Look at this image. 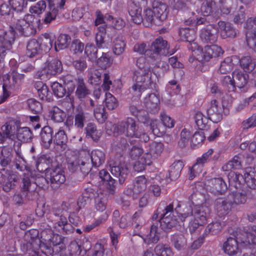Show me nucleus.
<instances>
[{"mask_svg":"<svg viewBox=\"0 0 256 256\" xmlns=\"http://www.w3.org/2000/svg\"><path fill=\"white\" fill-rule=\"evenodd\" d=\"M222 108L216 100L211 101L210 106L206 110L208 116L214 123H217L222 120Z\"/></svg>","mask_w":256,"mask_h":256,"instance_id":"nucleus-15","label":"nucleus"},{"mask_svg":"<svg viewBox=\"0 0 256 256\" xmlns=\"http://www.w3.org/2000/svg\"><path fill=\"white\" fill-rule=\"evenodd\" d=\"M26 48L27 54L30 58L36 56L41 52L40 44L35 39H32L28 42Z\"/></svg>","mask_w":256,"mask_h":256,"instance_id":"nucleus-35","label":"nucleus"},{"mask_svg":"<svg viewBox=\"0 0 256 256\" xmlns=\"http://www.w3.org/2000/svg\"><path fill=\"white\" fill-rule=\"evenodd\" d=\"M88 114L82 106L74 110L72 116H68L64 122L66 130L74 138L80 134L88 122Z\"/></svg>","mask_w":256,"mask_h":256,"instance_id":"nucleus-3","label":"nucleus"},{"mask_svg":"<svg viewBox=\"0 0 256 256\" xmlns=\"http://www.w3.org/2000/svg\"><path fill=\"white\" fill-rule=\"evenodd\" d=\"M88 75V81L91 84L98 85L101 83L102 73L98 70H91Z\"/></svg>","mask_w":256,"mask_h":256,"instance_id":"nucleus-58","label":"nucleus"},{"mask_svg":"<svg viewBox=\"0 0 256 256\" xmlns=\"http://www.w3.org/2000/svg\"><path fill=\"white\" fill-rule=\"evenodd\" d=\"M216 2L214 0H205L201 7V12L204 16L211 14L215 7Z\"/></svg>","mask_w":256,"mask_h":256,"instance_id":"nucleus-60","label":"nucleus"},{"mask_svg":"<svg viewBox=\"0 0 256 256\" xmlns=\"http://www.w3.org/2000/svg\"><path fill=\"white\" fill-rule=\"evenodd\" d=\"M138 126L136 121L131 118L122 121L116 124L112 125L114 134H124L128 138H133L138 136Z\"/></svg>","mask_w":256,"mask_h":256,"instance_id":"nucleus-5","label":"nucleus"},{"mask_svg":"<svg viewBox=\"0 0 256 256\" xmlns=\"http://www.w3.org/2000/svg\"><path fill=\"white\" fill-rule=\"evenodd\" d=\"M87 137H90L94 142H97L100 139L101 134L97 130L96 126L92 123H88L85 128Z\"/></svg>","mask_w":256,"mask_h":256,"instance_id":"nucleus-48","label":"nucleus"},{"mask_svg":"<svg viewBox=\"0 0 256 256\" xmlns=\"http://www.w3.org/2000/svg\"><path fill=\"white\" fill-rule=\"evenodd\" d=\"M130 110L133 116H136L144 123L149 122L150 120L147 116V112L145 110H139L134 105L130 106Z\"/></svg>","mask_w":256,"mask_h":256,"instance_id":"nucleus-49","label":"nucleus"},{"mask_svg":"<svg viewBox=\"0 0 256 256\" xmlns=\"http://www.w3.org/2000/svg\"><path fill=\"white\" fill-rule=\"evenodd\" d=\"M52 128L48 126H44L42 130L40 132L41 140L44 146L46 148H49L52 142Z\"/></svg>","mask_w":256,"mask_h":256,"instance_id":"nucleus-32","label":"nucleus"},{"mask_svg":"<svg viewBox=\"0 0 256 256\" xmlns=\"http://www.w3.org/2000/svg\"><path fill=\"white\" fill-rule=\"evenodd\" d=\"M98 48L93 44L88 43L84 48V54L88 60L92 62H96L98 58Z\"/></svg>","mask_w":256,"mask_h":256,"instance_id":"nucleus-50","label":"nucleus"},{"mask_svg":"<svg viewBox=\"0 0 256 256\" xmlns=\"http://www.w3.org/2000/svg\"><path fill=\"white\" fill-rule=\"evenodd\" d=\"M99 176L102 180L108 182L109 186L110 192L111 194H114L116 180L113 179L110 174L105 170H102L99 172Z\"/></svg>","mask_w":256,"mask_h":256,"instance_id":"nucleus-55","label":"nucleus"},{"mask_svg":"<svg viewBox=\"0 0 256 256\" xmlns=\"http://www.w3.org/2000/svg\"><path fill=\"white\" fill-rule=\"evenodd\" d=\"M217 28L214 24H208L201 30L200 37L206 43L214 44L217 40Z\"/></svg>","mask_w":256,"mask_h":256,"instance_id":"nucleus-16","label":"nucleus"},{"mask_svg":"<svg viewBox=\"0 0 256 256\" xmlns=\"http://www.w3.org/2000/svg\"><path fill=\"white\" fill-rule=\"evenodd\" d=\"M244 182L250 189L256 190V174L250 171L244 174Z\"/></svg>","mask_w":256,"mask_h":256,"instance_id":"nucleus-59","label":"nucleus"},{"mask_svg":"<svg viewBox=\"0 0 256 256\" xmlns=\"http://www.w3.org/2000/svg\"><path fill=\"white\" fill-rule=\"evenodd\" d=\"M241 68L246 72H252L256 68V62L250 56H243L239 60Z\"/></svg>","mask_w":256,"mask_h":256,"instance_id":"nucleus-33","label":"nucleus"},{"mask_svg":"<svg viewBox=\"0 0 256 256\" xmlns=\"http://www.w3.org/2000/svg\"><path fill=\"white\" fill-rule=\"evenodd\" d=\"M126 43L122 36H118L113 42L112 51L117 56L120 55L124 50Z\"/></svg>","mask_w":256,"mask_h":256,"instance_id":"nucleus-41","label":"nucleus"},{"mask_svg":"<svg viewBox=\"0 0 256 256\" xmlns=\"http://www.w3.org/2000/svg\"><path fill=\"white\" fill-rule=\"evenodd\" d=\"M169 48L167 42L162 37H159L152 42L147 52V55L150 54V58L152 59L159 60L160 55L166 56L170 53Z\"/></svg>","mask_w":256,"mask_h":256,"instance_id":"nucleus-7","label":"nucleus"},{"mask_svg":"<svg viewBox=\"0 0 256 256\" xmlns=\"http://www.w3.org/2000/svg\"><path fill=\"white\" fill-rule=\"evenodd\" d=\"M2 134L4 138H12L14 137L16 131V125L12 122L6 123L2 126Z\"/></svg>","mask_w":256,"mask_h":256,"instance_id":"nucleus-57","label":"nucleus"},{"mask_svg":"<svg viewBox=\"0 0 256 256\" xmlns=\"http://www.w3.org/2000/svg\"><path fill=\"white\" fill-rule=\"evenodd\" d=\"M150 126L153 134L157 136H161L166 132L164 126L158 120H151L150 122Z\"/></svg>","mask_w":256,"mask_h":256,"instance_id":"nucleus-37","label":"nucleus"},{"mask_svg":"<svg viewBox=\"0 0 256 256\" xmlns=\"http://www.w3.org/2000/svg\"><path fill=\"white\" fill-rule=\"evenodd\" d=\"M2 95L0 96V104L4 102L10 96L8 90L12 88L16 84L14 82L10 75L6 74L3 78Z\"/></svg>","mask_w":256,"mask_h":256,"instance_id":"nucleus-28","label":"nucleus"},{"mask_svg":"<svg viewBox=\"0 0 256 256\" xmlns=\"http://www.w3.org/2000/svg\"><path fill=\"white\" fill-rule=\"evenodd\" d=\"M164 145L162 142H152L149 144L148 151L146 152L142 159L147 165H150L152 161L156 159L162 153Z\"/></svg>","mask_w":256,"mask_h":256,"instance_id":"nucleus-10","label":"nucleus"},{"mask_svg":"<svg viewBox=\"0 0 256 256\" xmlns=\"http://www.w3.org/2000/svg\"><path fill=\"white\" fill-rule=\"evenodd\" d=\"M17 180V176L15 174H4L0 172V184L2 186L4 190L6 192H8L14 188Z\"/></svg>","mask_w":256,"mask_h":256,"instance_id":"nucleus-23","label":"nucleus"},{"mask_svg":"<svg viewBox=\"0 0 256 256\" xmlns=\"http://www.w3.org/2000/svg\"><path fill=\"white\" fill-rule=\"evenodd\" d=\"M154 252L158 256H171L172 254L170 248L162 244H158L155 247Z\"/></svg>","mask_w":256,"mask_h":256,"instance_id":"nucleus-62","label":"nucleus"},{"mask_svg":"<svg viewBox=\"0 0 256 256\" xmlns=\"http://www.w3.org/2000/svg\"><path fill=\"white\" fill-rule=\"evenodd\" d=\"M71 41V38L68 34H61L58 37L56 42H55V50H64L68 47Z\"/></svg>","mask_w":256,"mask_h":256,"instance_id":"nucleus-38","label":"nucleus"},{"mask_svg":"<svg viewBox=\"0 0 256 256\" xmlns=\"http://www.w3.org/2000/svg\"><path fill=\"white\" fill-rule=\"evenodd\" d=\"M90 93V90L87 88L83 78L79 77L76 81V96L80 101L83 100Z\"/></svg>","mask_w":256,"mask_h":256,"instance_id":"nucleus-27","label":"nucleus"},{"mask_svg":"<svg viewBox=\"0 0 256 256\" xmlns=\"http://www.w3.org/2000/svg\"><path fill=\"white\" fill-rule=\"evenodd\" d=\"M232 202L229 196L227 198H218L215 201V207L218 214L223 216L228 214L231 210Z\"/></svg>","mask_w":256,"mask_h":256,"instance_id":"nucleus-18","label":"nucleus"},{"mask_svg":"<svg viewBox=\"0 0 256 256\" xmlns=\"http://www.w3.org/2000/svg\"><path fill=\"white\" fill-rule=\"evenodd\" d=\"M62 80L63 81L65 86L67 88L66 92L68 96H70L75 90L76 86V82L77 80L70 74H67L63 76Z\"/></svg>","mask_w":256,"mask_h":256,"instance_id":"nucleus-44","label":"nucleus"},{"mask_svg":"<svg viewBox=\"0 0 256 256\" xmlns=\"http://www.w3.org/2000/svg\"><path fill=\"white\" fill-rule=\"evenodd\" d=\"M133 80L136 84L132 86V88L134 92L138 90V95H140L142 90L152 88V86L155 84L152 79V72L150 68L136 70L134 73Z\"/></svg>","mask_w":256,"mask_h":256,"instance_id":"nucleus-4","label":"nucleus"},{"mask_svg":"<svg viewBox=\"0 0 256 256\" xmlns=\"http://www.w3.org/2000/svg\"><path fill=\"white\" fill-rule=\"evenodd\" d=\"M128 13L135 24H140L144 22L142 8L136 4H132L130 6Z\"/></svg>","mask_w":256,"mask_h":256,"instance_id":"nucleus-30","label":"nucleus"},{"mask_svg":"<svg viewBox=\"0 0 256 256\" xmlns=\"http://www.w3.org/2000/svg\"><path fill=\"white\" fill-rule=\"evenodd\" d=\"M47 176L50 180V186L54 189H57L66 181L64 172L58 166L48 170Z\"/></svg>","mask_w":256,"mask_h":256,"instance_id":"nucleus-12","label":"nucleus"},{"mask_svg":"<svg viewBox=\"0 0 256 256\" xmlns=\"http://www.w3.org/2000/svg\"><path fill=\"white\" fill-rule=\"evenodd\" d=\"M222 225L220 222L216 221L208 224L204 233L206 236L210 234L212 235L216 234L222 230Z\"/></svg>","mask_w":256,"mask_h":256,"instance_id":"nucleus-51","label":"nucleus"},{"mask_svg":"<svg viewBox=\"0 0 256 256\" xmlns=\"http://www.w3.org/2000/svg\"><path fill=\"white\" fill-rule=\"evenodd\" d=\"M152 6L156 18L160 22L166 20L168 14L166 4L159 0H154L152 3Z\"/></svg>","mask_w":256,"mask_h":256,"instance_id":"nucleus-17","label":"nucleus"},{"mask_svg":"<svg viewBox=\"0 0 256 256\" xmlns=\"http://www.w3.org/2000/svg\"><path fill=\"white\" fill-rule=\"evenodd\" d=\"M228 178L230 184L236 189L240 188L242 182H244V176L234 172L228 173Z\"/></svg>","mask_w":256,"mask_h":256,"instance_id":"nucleus-42","label":"nucleus"},{"mask_svg":"<svg viewBox=\"0 0 256 256\" xmlns=\"http://www.w3.org/2000/svg\"><path fill=\"white\" fill-rule=\"evenodd\" d=\"M15 30L14 27L10 26L8 30L1 32L0 35V44H2L3 46L7 49H11L12 48V44H14L16 37Z\"/></svg>","mask_w":256,"mask_h":256,"instance_id":"nucleus-21","label":"nucleus"},{"mask_svg":"<svg viewBox=\"0 0 256 256\" xmlns=\"http://www.w3.org/2000/svg\"><path fill=\"white\" fill-rule=\"evenodd\" d=\"M179 34L182 40L189 42H192L196 38L194 30L189 28H180Z\"/></svg>","mask_w":256,"mask_h":256,"instance_id":"nucleus-54","label":"nucleus"},{"mask_svg":"<svg viewBox=\"0 0 256 256\" xmlns=\"http://www.w3.org/2000/svg\"><path fill=\"white\" fill-rule=\"evenodd\" d=\"M54 237L53 238L52 240L53 244L55 246L54 248L44 243H40L38 246V249L40 248L41 252L46 256H56L57 254L54 253L55 250L57 251L58 248L62 250L65 248L63 244V238L61 236L57 235L56 236V241L54 240Z\"/></svg>","mask_w":256,"mask_h":256,"instance_id":"nucleus-14","label":"nucleus"},{"mask_svg":"<svg viewBox=\"0 0 256 256\" xmlns=\"http://www.w3.org/2000/svg\"><path fill=\"white\" fill-rule=\"evenodd\" d=\"M86 158H88V161L90 159L91 164L92 166L97 168L100 166L105 160V155L104 153L100 150H92L90 154H86Z\"/></svg>","mask_w":256,"mask_h":256,"instance_id":"nucleus-26","label":"nucleus"},{"mask_svg":"<svg viewBox=\"0 0 256 256\" xmlns=\"http://www.w3.org/2000/svg\"><path fill=\"white\" fill-rule=\"evenodd\" d=\"M172 8L173 10H180V14L187 12L188 16H192L194 12H191L186 6L184 0H174L173 4H172Z\"/></svg>","mask_w":256,"mask_h":256,"instance_id":"nucleus-47","label":"nucleus"},{"mask_svg":"<svg viewBox=\"0 0 256 256\" xmlns=\"http://www.w3.org/2000/svg\"><path fill=\"white\" fill-rule=\"evenodd\" d=\"M12 150L9 148L4 147L2 148L0 156V164L2 166H6L10 164L12 158Z\"/></svg>","mask_w":256,"mask_h":256,"instance_id":"nucleus-40","label":"nucleus"},{"mask_svg":"<svg viewBox=\"0 0 256 256\" xmlns=\"http://www.w3.org/2000/svg\"><path fill=\"white\" fill-rule=\"evenodd\" d=\"M158 227L157 225L153 224L150 228V230L144 242L146 244H150L151 243L156 244L160 240V237L158 235Z\"/></svg>","mask_w":256,"mask_h":256,"instance_id":"nucleus-46","label":"nucleus"},{"mask_svg":"<svg viewBox=\"0 0 256 256\" xmlns=\"http://www.w3.org/2000/svg\"><path fill=\"white\" fill-rule=\"evenodd\" d=\"M243 156L240 154L235 156L226 165L222 166L224 170H230L232 169H240L242 168V160Z\"/></svg>","mask_w":256,"mask_h":256,"instance_id":"nucleus-45","label":"nucleus"},{"mask_svg":"<svg viewBox=\"0 0 256 256\" xmlns=\"http://www.w3.org/2000/svg\"><path fill=\"white\" fill-rule=\"evenodd\" d=\"M206 190L214 195L222 194L226 190L227 186L222 178H214L208 180Z\"/></svg>","mask_w":256,"mask_h":256,"instance_id":"nucleus-13","label":"nucleus"},{"mask_svg":"<svg viewBox=\"0 0 256 256\" xmlns=\"http://www.w3.org/2000/svg\"><path fill=\"white\" fill-rule=\"evenodd\" d=\"M97 64L102 69H106L112 64V60L110 54L107 52H102V56L96 58Z\"/></svg>","mask_w":256,"mask_h":256,"instance_id":"nucleus-56","label":"nucleus"},{"mask_svg":"<svg viewBox=\"0 0 256 256\" xmlns=\"http://www.w3.org/2000/svg\"><path fill=\"white\" fill-rule=\"evenodd\" d=\"M224 251L230 256H236L240 250L238 242L234 238L229 237L224 244Z\"/></svg>","mask_w":256,"mask_h":256,"instance_id":"nucleus-29","label":"nucleus"},{"mask_svg":"<svg viewBox=\"0 0 256 256\" xmlns=\"http://www.w3.org/2000/svg\"><path fill=\"white\" fill-rule=\"evenodd\" d=\"M58 14V10L54 6L50 5L49 10L47 12L44 18L42 19V21L45 24H49L52 21L54 20Z\"/></svg>","mask_w":256,"mask_h":256,"instance_id":"nucleus-61","label":"nucleus"},{"mask_svg":"<svg viewBox=\"0 0 256 256\" xmlns=\"http://www.w3.org/2000/svg\"><path fill=\"white\" fill-rule=\"evenodd\" d=\"M33 18L32 14H26L24 16V18L18 20V22L16 24L15 30H18L21 35L24 36H30L34 34L36 30L34 26L27 22V20L31 19Z\"/></svg>","mask_w":256,"mask_h":256,"instance_id":"nucleus-11","label":"nucleus"},{"mask_svg":"<svg viewBox=\"0 0 256 256\" xmlns=\"http://www.w3.org/2000/svg\"><path fill=\"white\" fill-rule=\"evenodd\" d=\"M248 76L243 72L236 70L233 72V78L235 88L238 87L241 88H244L247 84Z\"/></svg>","mask_w":256,"mask_h":256,"instance_id":"nucleus-31","label":"nucleus"},{"mask_svg":"<svg viewBox=\"0 0 256 256\" xmlns=\"http://www.w3.org/2000/svg\"><path fill=\"white\" fill-rule=\"evenodd\" d=\"M62 70V66L61 62L56 58L46 62L44 71L48 75L55 76L60 74Z\"/></svg>","mask_w":256,"mask_h":256,"instance_id":"nucleus-22","label":"nucleus"},{"mask_svg":"<svg viewBox=\"0 0 256 256\" xmlns=\"http://www.w3.org/2000/svg\"><path fill=\"white\" fill-rule=\"evenodd\" d=\"M66 116L65 112L57 106L53 107L50 111V116L57 122H63Z\"/></svg>","mask_w":256,"mask_h":256,"instance_id":"nucleus-53","label":"nucleus"},{"mask_svg":"<svg viewBox=\"0 0 256 256\" xmlns=\"http://www.w3.org/2000/svg\"><path fill=\"white\" fill-rule=\"evenodd\" d=\"M181 206L178 204L174 210L173 203H171L164 208L158 220L162 230L167 232L177 225L184 226L186 218L193 214L194 210L190 205L183 204L180 209Z\"/></svg>","mask_w":256,"mask_h":256,"instance_id":"nucleus-1","label":"nucleus"},{"mask_svg":"<svg viewBox=\"0 0 256 256\" xmlns=\"http://www.w3.org/2000/svg\"><path fill=\"white\" fill-rule=\"evenodd\" d=\"M146 185L147 179L144 176H138L135 178L132 186L128 188L124 191V194L132 196L134 199H136L140 194L146 189Z\"/></svg>","mask_w":256,"mask_h":256,"instance_id":"nucleus-9","label":"nucleus"},{"mask_svg":"<svg viewBox=\"0 0 256 256\" xmlns=\"http://www.w3.org/2000/svg\"><path fill=\"white\" fill-rule=\"evenodd\" d=\"M196 123L200 130H208L210 128L208 122L210 118L206 117L202 112H198L194 116Z\"/></svg>","mask_w":256,"mask_h":256,"instance_id":"nucleus-39","label":"nucleus"},{"mask_svg":"<svg viewBox=\"0 0 256 256\" xmlns=\"http://www.w3.org/2000/svg\"><path fill=\"white\" fill-rule=\"evenodd\" d=\"M184 164L180 160L174 162L170 166L169 170V178L172 180H176L180 176Z\"/></svg>","mask_w":256,"mask_h":256,"instance_id":"nucleus-34","label":"nucleus"},{"mask_svg":"<svg viewBox=\"0 0 256 256\" xmlns=\"http://www.w3.org/2000/svg\"><path fill=\"white\" fill-rule=\"evenodd\" d=\"M218 25L220 35L223 38H234L238 34V30L234 28L232 24L229 22L220 21Z\"/></svg>","mask_w":256,"mask_h":256,"instance_id":"nucleus-19","label":"nucleus"},{"mask_svg":"<svg viewBox=\"0 0 256 256\" xmlns=\"http://www.w3.org/2000/svg\"><path fill=\"white\" fill-rule=\"evenodd\" d=\"M134 140H129L124 138L123 136H120L116 138V140L114 142V145L122 150H126L130 146L129 144H133Z\"/></svg>","mask_w":256,"mask_h":256,"instance_id":"nucleus-63","label":"nucleus"},{"mask_svg":"<svg viewBox=\"0 0 256 256\" xmlns=\"http://www.w3.org/2000/svg\"><path fill=\"white\" fill-rule=\"evenodd\" d=\"M171 240L174 247L178 250H184L187 246L186 240L182 234H174L172 236Z\"/></svg>","mask_w":256,"mask_h":256,"instance_id":"nucleus-36","label":"nucleus"},{"mask_svg":"<svg viewBox=\"0 0 256 256\" xmlns=\"http://www.w3.org/2000/svg\"><path fill=\"white\" fill-rule=\"evenodd\" d=\"M190 198L194 206L211 204L212 203V200L208 195H206L198 190L194 192Z\"/></svg>","mask_w":256,"mask_h":256,"instance_id":"nucleus-25","label":"nucleus"},{"mask_svg":"<svg viewBox=\"0 0 256 256\" xmlns=\"http://www.w3.org/2000/svg\"><path fill=\"white\" fill-rule=\"evenodd\" d=\"M51 87L54 95L58 98H62L67 94L65 87L58 82L52 83Z\"/></svg>","mask_w":256,"mask_h":256,"instance_id":"nucleus-64","label":"nucleus"},{"mask_svg":"<svg viewBox=\"0 0 256 256\" xmlns=\"http://www.w3.org/2000/svg\"><path fill=\"white\" fill-rule=\"evenodd\" d=\"M54 142L58 146H60L63 149L66 148L68 142L67 136L64 130H59L54 136Z\"/></svg>","mask_w":256,"mask_h":256,"instance_id":"nucleus-52","label":"nucleus"},{"mask_svg":"<svg viewBox=\"0 0 256 256\" xmlns=\"http://www.w3.org/2000/svg\"><path fill=\"white\" fill-rule=\"evenodd\" d=\"M122 157L120 159L110 162L111 173L115 177L118 178L120 184H122L127 177L128 169L126 164L122 160Z\"/></svg>","mask_w":256,"mask_h":256,"instance_id":"nucleus-8","label":"nucleus"},{"mask_svg":"<svg viewBox=\"0 0 256 256\" xmlns=\"http://www.w3.org/2000/svg\"><path fill=\"white\" fill-rule=\"evenodd\" d=\"M16 136L22 142H30L32 137L31 130L28 127L20 128L17 130Z\"/></svg>","mask_w":256,"mask_h":256,"instance_id":"nucleus-43","label":"nucleus"},{"mask_svg":"<svg viewBox=\"0 0 256 256\" xmlns=\"http://www.w3.org/2000/svg\"><path fill=\"white\" fill-rule=\"evenodd\" d=\"M193 52L196 59L200 62L209 61L212 58L220 56L224 52L220 46L215 44L206 46L204 49L198 47Z\"/></svg>","mask_w":256,"mask_h":256,"instance_id":"nucleus-6","label":"nucleus"},{"mask_svg":"<svg viewBox=\"0 0 256 256\" xmlns=\"http://www.w3.org/2000/svg\"><path fill=\"white\" fill-rule=\"evenodd\" d=\"M24 238L26 242L27 247L30 246L34 250H38L41 243L38 237V231L36 229H32L26 232Z\"/></svg>","mask_w":256,"mask_h":256,"instance_id":"nucleus-20","label":"nucleus"},{"mask_svg":"<svg viewBox=\"0 0 256 256\" xmlns=\"http://www.w3.org/2000/svg\"><path fill=\"white\" fill-rule=\"evenodd\" d=\"M70 206V203L64 202L60 206L53 208L50 216V219L54 224V228L65 234H72L74 230V228L68 223L67 220Z\"/></svg>","mask_w":256,"mask_h":256,"instance_id":"nucleus-2","label":"nucleus"},{"mask_svg":"<svg viewBox=\"0 0 256 256\" xmlns=\"http://www.w3.org/2000/svg\"><path fill=\"white\" fill-rule=\"evenodd\" d=\"M210 204H206L194 206L193 215L195 220L200 221V224H205L210 212Z\"/></svg>","mask_w":256,"mask_h":256,"instance_id":"nucleus-24","label":"nucleus"}]
</instances>
